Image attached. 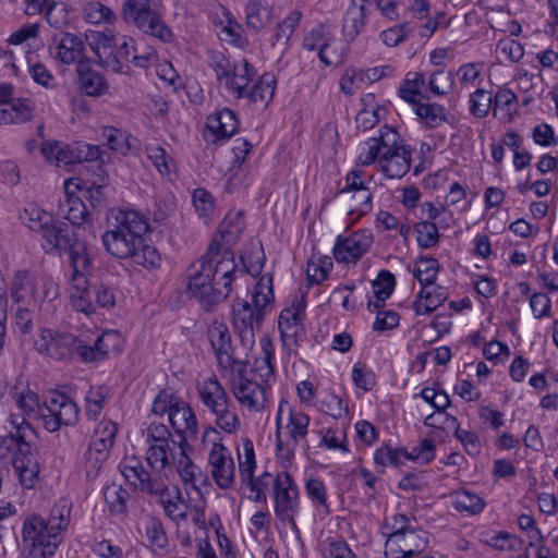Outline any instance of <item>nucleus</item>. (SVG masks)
<instances>
[{"label":"nucleus","mask_w":558,"mask_h":558,"mask_svg":"<svg viewBox=\"0 0 558 558\" xmlns=\"http://www.w3.org/2000/svg\"><path fill=\"white\" fill-rule=\"evenodd\" d=\"M486 504L477 494L469 490H461L453 494V508L458 512H466L468 514L475 515L481 513Z\"/></svg>","instance_id":"obj_49"},{"label":"nucleus","mask_w":558,"mask_h":558,"mask_svg":"<svg viewBox=\"0 0 558 558\" xmlns=\"http://www.w3.org/2000/svg\"><path fill=\"white\" fill-rule=\"evenodd\" d=\"M272 17V9L262 0H247L245 19L248 28L258 32L266 27Z\"/></svg>","instance_id":"obj_40"},{"label":"nucleus","mask_w":558,"mask_h":558,"mask_svg":"<svg viewBox=\"0 0 558 558\" xmlns=\"http://www.w3.org/2000/svg\"><path fill=\"white\" fill-rule=\"evenodd\" d=\"M210 474L222 489L232 487L235 478V465L230 451L220 442H213L208 454Z\"/></svg>","instance_id":"obj_21"},{"label":"nucleus","mask_w":558,"mask_h":558,"mask_svg":"<svg viewBox=\"0 0 558 558\" xmlns=\"http://www.w3.org/2000/svg\"><path fill=\"white\" fill-rule=\"evenodd\" d=\"M121 17L144 34L170 43L173 38L171 29L161 19L159 0H126L122 4Z\"/></svg>","instance_id":"obj_7"},{"label":"nucleus","mask_w":558,"mask_h":558,"mask_svg":"<svg viewBox=\"0 0 558 558\" xmlns=\"http://www.w3.org/2000/svg\"><path fill=\"white\" fill-rule=\"evenodd\" d=\"M80 81L85 94L93 97L104 95L109 85L102 74L93 69H85L80 71Z\"/></svg>","instance_id":"obj_50"},{"label":"nucleus","mask_w":558,"mask_h":558,"mask_svg":"<svg viewBox=\"0 0 558 558\" xmlns=\"http://www.w3.org/2000/svg\"><path fill=\"white\" fill-rule=\"evenodd\" d=\"M236 271L239 270L233 253L226 252L218 266L219 279H216L213 284H203V287L187 284V292L191 298L199 303L203 310L211 312L217 304L225 301L230 294Z\"/></svg>","instance_id":"obj_8"},{"label":"nucleus","mask_w":558,"mask_h":558,"mask_svg":"<svg viewBox=\"0 0 558 558\" xmlns=\"http://www.w3.org/2000/svg\"><path fill=\"white\" fill-rule=\"evenodd\" d=\"M21 219L32 231L41 234L50 222H52V216L38 207L36 204H29L24 208Z\"/></svg>","instance_id":"obj_47"},{"label":"nucleus","mask_w":558,"mask_h":558,"mask_svg":"<svg viewBox=\"0 0 558 558\" xmlns=\"http://www.w3.org/2000/svg\"><path fill=\"white\" fill-rule=\"evenodd\" d=\"M64 198L58 206V215L69 220L74 227H82L90 222V214L84 202L68 191V181L64 182Z\"/></svg>","instance_id":"obj_28"},{"label":"nucleus","mask_w":558,"mask_h":558,"mask_svg":"<svg viewBox=\"0 0 558 558\" xmlns=\"http://www.w3.org/2000/svg\"><path fill=\"white\" fill-rule=\"evenodd\" d=\"M299 490L288 472L275 476V514L296 530L295 514L299 511Z\"/></svg>","instance_id":"obj_17"},{"label":"nucleus","mask_w":558,"mask_h":558,"mask_svg":"<svg viewBox=\"0 0 558 558\" xmlns=\"http://www.w3.org/2000/svg\"><path fill=\"white\" fill-rule=\"evenodd\" d=\"M412 149L410 147L387 150L379 159V170L389 179H401L411 168Z\"/></svg>","instance_id":"obj_27"},{"label":"nucleus","mask_w":558,"mask_h":558,"mask_svg":"<svg viewBox=\"0 0 558 558\" xmlns=\"http://www.w3.org/2000/svg\"><path fill=\"white\" fill-rule=\"evenodd\" d=\"M118 426L110 420H102L95 428L89 444L110 451L114 444Z\"/></svg>","instance_id":"obj_52"},{"label":"nucleus","mask_w":558,"mask_h":558,"mask_svg":"<svg viewBox=\"0 0 558 558\" xmlns=\"http://www.w3.org/2000/svg\"><path fill=\"white\" fill-rule=\"evenodd\" d=\"M72 507L66 500L57 502L48 519L41 515L32 514L23 523V542L26 545L47 547L48 543L56 539V549L63 539V532L70 523Z\"/></svg>","instance_id":"obj_4"},{"label":"nucleus","mask_w":558,"mask_h":558,"mask_svg":"<svg viewBox=\"0 0 558 558\" xmlns=\"http://www.w3.org/2000/svg\"><path fill=\"white\" fill-rule=\"evenodd\" d=\"M190 445L187 437H182L178 440V452L173 459V470L178 472L180 478L184 484H192L196 488V484L203 478L201 469L193 462L187 454Z\"/></svg>","instance_id":"obj_29"},{"label":"nucleus","mask_w":558,"mask_h":558,"mask_svg":"<svg viewBox=\"0 0 558 558\" xmlns=\"http://www.w3.org/2000/svg\"><path fill=\"white\" fill-rule=\"evenodd\" d=\"M70 303L74 311L92 315L97 310L95 303L94 284H89L88 279L83 280V284L76 287V283L69 284Z\"/></svg>","instance_id":"obj_35"},{"label":"nucleus","mask_w":558,"mask_h":558,"mask_svg":"<svg viewBox=\"0 0 558 558\" xmlns=\"http://www.w3.org/2000/svg\"><path fill=\"white\" fill-rule=\"evenodd\" d=\"M260 355L254 362V372L266 384L275 378L274 359L275 344L269 337H263L259 341Z\"/></svg>","instance_id":"obj_38"},{"label":"nucleus","mask_w":558,"mask_h":558,"mask_svg":"<svg viewBox=\"0 0 558 558\" xmlns=\"http://www.w3.org/2000/svg\"><path fill=\"white\" fill-rule=\"evenodd\" d=\"M470 113L475 118H485L494 109L493 96L484 88H476L470 95Z\"/></svg>","instance_id":"obj_57"},{"label":"nucleus","mask_w":558,"mask_h":558,"mask_svg":"<svg viewBox=\"0 0 558 558\" xmlns=\"http://www.w3.org/2000/svg\"><path fill=\"white\" fill-rule=\"evenodd\" d=\"M45 410L41 417L44 426L49 433H54L61 426H73L78 422L80 408L63 393L53 392L45 401Z\"/></svg>","instance_id":"obj_14"},{"label":"nucleus","mask_w":558,"mask_h":558,"mask_svg":"<svg viewBox=\"0 0 558 558\" xmlns=\"http://www.w3.org/2000/svg\"><path fill=\"white\" fill-rule=\"evenodd\" d=\"M43 248L48 254H62L78 240L76 233L64 222H52L40 234Z\"/></svg>","instance_id":"obj_23"},{"label":"nucleus","mask_w":558,"mask_h":558,"mask_svg":"<svg viewBox=\"0 0 558 558\" xmlns=\"http://www.w3.org/2000/svg\"><path fill=\"white\" fill-rule=\"evenodd\" d=\"M112 41V36L101 34L92 48L101 66L114 73L128 74L133 54L137 52L135 40L131 37H122L121 43Z\"/></svg>","instance_id":"obj_9"},{"label":"nucleus","mask_w":558,"mask_h":558,"mask_svg":"<svg viewBox=\"0 0 558 558\" xmlns=\"http://www.w3.org/2000/svg\"><path fill=\"white\" fill-rule=\"evenodd\" d=\"M439 270V263L433 257H421L416 262L415 278L422 286H434Z\"/></svg>","instance_id":"obj_56"},{"label":"nucleus","mask_w":558,"mask_h":558,"mask_svg":"<svg viewBox=\"0 0 558 558\" xmlns=\"http://www.w3.org/2000/svg\"><path fill=\"white\" fill-rule=\"evenodd\" d=\"M385 544L386 558H412L423 551L427 545L426 539L417 531H392L387 534Z\"/></svg>","instance_id":"obj_19"},{"label":"nucleus","mask_w":558,"mask_h":558,"mask_svg":"<svg viewBox=\"0 0 558 558\" xmlns=\"http://www.w3.org/2000/svg\"><path fill=\"white\" fill-rule=\"evenodd\" d=\"M178 449V440L168 446H156L154 450L146 451L145 459L150 470L160 472L169 478L173 473V459Z\"/></svg>","instance_id":"obj_33"},{"label":"nucleus","mask_w":558,"mask_h":558,"mask_svg":"<svg viewBox=\"0 0 558 558\" xmlns=\"http://www.w3.org/2000/svg\"><path fill=\"white\" fill-rule=\"evenodd\" d=\"M417 244L422 248H430L438 244L439 232L434 221H420L414 227Z\"/></svg>","instance_id":"obj_59"},{"label":"nucleus","mask_w":558,"mask_h":558,"mask_svg":"<svg viewBox=\"0 0 558 558\" xmlns=\"http://www.w3.org/2000/svg\"><path fill=\"white\" fill-rule=\"evenodd\" d=\"M435 458V444L432 439L425 438L411 451L404 448H393L389 445L381 446L375 450L374 463L384 473L387 465L396 468L402 465L405 460H411L421 464H427Z\"/></svg>","instance_id":"obj_12"},{"label":"nucleus","mask_w":558,"mask_h":558,"mask_svg":"<svg viewBox=\"0 0 558 558\" xmlns=\"http://www.w3.org/2000/svg\"><path fill=\"white\" fill-rule=\"evenodd\" d=\"M192 199L198 217L207 222L215 211L214 196L205 189L198 187L194 190Z\"/></svg>","instance_id":"obj_58"},{"label":"nucleus","mask_w":558,"mask_h":558,"mask_svg":"<svg viewBox=\"0 0 558 558\" xmlns=\"http://www.w3.org/2000/svg\"><path fill=\"white\" fill-rule=\"evenodd\" d=\"M146 536L149 545L156 549L163 550L168 546V536L160 519L153 517L146 524Z\"/></svg>","instance_id":"obj_61"},{"label":"nucleus","mask_w":558,"mask_h":558,"mask_svg":"<svg viewBox=\"0 0 558 558\" xmlns=\"http://www.w3.org/2000/svg\"><path fill=\"white\" fill-rule=\"evenodd\" d=\"M454 85L451 71L437 70L429 75L428 89L436 96L449 94Z\"/></svg>","instance_id":"obj_60"},{"label":"nucleus","mask_w":558,"mask_h":558,"mask_svg":"<svg viewBox=\"0 0 558 558\" xmlns=\"http://www.w3.org/2000/svg\"><path fill=\"white\" fill-rule=\"evenodd\" d=\"M243 485H246L251 489L250 499L255 502H266V492L268 488L275 486V476L268 472H264L258 477H254V474L250 478H241Z\"/></svg>","instance_id":"obj_51"},{"label":"nucleus","mask_w":558,"mask_h":558,"mask_svg":"<svg viewBox=\"0 0 558 558\" xmlns=\"http://www.w3.org/2000/svg\"><path fill=\"white\" fill-rule=\"evenodd\" d=\"M7 112L11 118V124L25 123L33 117V102L27 98L14 99L11 101L10 109L7 108Z\"/></svg>","instance_id":"obj_63"},{"label":"nucleus","mask_w":558,"mask_h":558,"mask_svg":"<svg viewBox=\"0 0 558 558\" xmlns=\"http://www.w3.org/2000/svg\"><path fill=\"white\" fill-rule=\"evenodd\" d=\"M83 13L84 19L92 24H112L117 20L113 11L100 1H92L86 3L83 9Z\"/></svg>","instance_id":"obj_54"},{"label":"nucleus","mask_w":558,"mask_h":558,"mask_svg":"<svg viewBox=\"0 0 558 558\" xmlns=\"http://www.w3.org/2000/svg\"><path fill=\"white\" fill-rule=\"evenodd\" d=\"M210 413L215 416L216 425L226 433L233 434L239 429L240 418L231 401L219 405L210 411Z\"/></svg>","instance_id":"obj_48"},{"label":"nucleus","mask_w":558,"mask_h":558,"mask_svg":"<svg viewBox=\"0 0 558 558\" xmlns=\"http://www.w3.org/2000/svg\"><path fill=\"white\" fill-rule=\"evenodd\" d=\"M347 50L344 45H337L335 38L331 36L329 40L322 44L318 58L325 65H338L344 62Z\"/></svg>","instance_id":"obj_53"},{"label":"nucleus","mask_w":558,"mask_h":558,"mask_svg":"<svg viewBox=\"0 0 558 558\" xmlns=\"http://www.w3.org/2000/svg\"><path fill=\"white\" fill-rule=\"evenodd\" d=\"M36 290V279L28 270L14 272L11 283V298L14 302L31 304L35 301Z\"/></svg>","instance_id":"obj_34"},{"label":"nucleus","mask_w":558,"mask_h":558,"mask_svg":"<svg viewBox=\"0 0 558 558\" xmlns=\"http://www.w3.org/2000/svg\"><path fill=\"white\" fill-rule=\"evenodd\" d=\"M384 151V147L376 137L368 138L361 146L357 161L362 166H369L375 162L379 165V159Z\"/></svg>","instance_id":"obj_64"},{"label":"nucleus","mask_w":558,"mask_h":558,"mask_svg":"<svg viewBox=\"0 0 558 558\" xmlns=\"http://www.w3.org/2000/svg\"><path fill=\"white\" fill-rule=\"evenodd\" d=\"M310 416L293 409L288 401L281 400L276 418V451L280 459L290 460L299 441L308 433Z\"/></svg>","instance_id":"obj_6"},{"label":"nucleus","mask_w":558,"mask_h":558,"mask_svg":"<svg viewBox=\"0 0 558 558\" xmlns=\"http://www.w3.org/2000/svg\"><path fill=\"white\" fill-rule=\"evenodd\" d=\"M374 242L371 230L361 229L351 234L338 235L332 253L335 259L340 264L355 265L366 254Z\"/></svg>","instance_id":"obj_18"},{"label":"nucleus","mask_w":558,"mask_h":558,"mask_svg":"<svg viewBox=\"0 0 558 558\" xmlns=\"http://www.w3.org/2000/svg\"><path fill=\"white\" fill-rule=\"evenodd\" d=\"M16 405L22 413H11L7 420L8 435L0 437V458H10L25 488L35 485L39 465L32 449L37 438L36 430L28 422L40 413L38 396L26 390L16 398Z\"/></svg>","instance_id":"obj_1"},{"label":"nucleus","mask_w":558,"mask_h":558,"mask_svg":"<svg viewBox=\"0 0 558 558\" xmlns=\"http://www.w3.org/2000/svg\"><path fill=\"white\" fill-rule=\"evenodd\" d=\"M119 470L125 482L142 494L156 497L167 490L168 477L160 472L147 471L135 456L126 457L119 464Z\"/></svg>","instance_id":"obj_10"},{"label":"nucleus","mask_w":558,"mask_h":558,"mask_svg":"<svg viewBox=\"0 0 558 558\" xmlns=\"http://www.w3.org/2000/svg\"><path fill=\"white\" fill-rule=\"evenodd\" d=\"M119 470L125 482L142 494L156 497L167 490L168 477L160 472L147 471L135 456L126 457L119 464Z\"/></svg>","instance_id":"obj_11"},{"label":"nucleus","mask_w":558,"mask_h":558,"mask_svg":"<svg viewBox=\"0 0 558 558\" xmlns=\"http://www.w3.org/2000/svg\"><path fill=\"white\" fill-rule=\"evenodd\" d=\"M119 335L114 331H104L93 343L76 337L75 355L84 363L104 361L110 353L119 351Z\"/></svg>","instance_id":"obj_20"},{"label":"nucleus","mask_w":558,"mask_h":558,"mask_svg":"<svg viewBox=\"0 0 558 558\" xmlns=\"http://www.w3.org/2000/svg\"><path fill=\"white\" fill-rule=\"evenodd\" d=\"M207 333L218 365L226 371L236 372L238 374L244 373L246 362L234 355L228 326L225 323L214 320L209 325Z\"/></svg>","instance_id":"obj_15"},{"label":"nucleus","mask_w":558,"mask_h":558,"mask_svg":"<svg viewBox=\"0 0 558 558\" xmlns=\"http://www.w3.org/2000/svg\"><path fill=\"white\" fill-rule=\"evenodd\" d=\"M39 354L54 361H69L75 355L76 336L52 328H40L34 342Z\"/></svg>","instance_id":"obj_13"},{"label":"nucleus","mask_w":558,"mask_h":558,"mask_svg":"<svg viewBox=\"0 0 558 558\" xmlns=\"http://www.w3.org/2000/svg\"><path fill=\"white\" fill-rule=\"evenodd\" d=\"M238 128V118L231 109L223 108L207 117L206 129L211 136V142L231 137Z\"/></svg>","instance_id":"obj_26"},{"label":"nucleus","mask_w":558,"mask_h":558,"mask_svg":"<svg viewBox=\"0 0 558 558\" xmlns=\"http://www.w3.org/2000/svg\"><path fill=\"white\" fill-rule=\"evenodd\" d=\"M276 88V78L271 73H264L259 80L251 85L244 98L254 104L267 106L274 97Z\"/></svg>","instance_id":"obj_42"},{"label":"nucleus","mask_w":558,"mask_h":558,"mask_svg":"<svg viewBox=\"0 0 558 558\" xmlns=\"http://www.w3.org/2000/svg\"><path fill=\"white\" fill-rule=\"evenodd\" d=\"M169 422L179 439L197 433V420L187 402L179 400L174 409L170 411Z\"/></svg>","instance_id":"obj_30"},{"label":"nucleus","mask_w":558,"mask_h":558,"mask_svg":"<svg viewBox=\"0 0 558 558\" xmlns=\"http://www.w3.org/2000/svg\"><path fill=\"white\" fill-rule=\"evenodd\" d=\"M447 300L446 291L439 286H422V290L414 301L413 308L416 315H426L434 312Z\"/></svg>","instance_id":"obj_36"},{"label":"nucleus","mask_w":558,"mask_h":558,"mask_svg":"<svg viewBox=\"0 0 558 558\" xmlns=\"http://www.w3.org/2000/svg\"><path fill=\"white\" fill-rule=\"evenodd\" d=\"M129 492L121 485L111 484L104 489L105 504L112 515H123L128 511Z\"/></svg>","instance_id":"obj_43"},{"label":"nucleus","mask_w":558,"mask_h":558,"mask_svg":"<svg viewBox=\"0 0 558 558\" xmlns=\"http://www.w3.org/2000/svg\"><path fill=\"white\" fill-rule=\"evenodd\" d=\"M274 301L272 275L265 274L256 282L252 292V303L244 299H234L232 303V323L242 339H253L255 329H259L266 307Z\"/></svg>","instance_id":"obj_3"},{"label":"nucleus","mask_w":558,"mask_h":558,"mask_svg":"<svg viewBox=\"0 0 558 558\" xmlns=\"http://www.w3.org/2000/svg\"><path fill=\"white\" fill-rule=\"evenodd\" d=\"M425 85V75L421 72H409L399 87V96L411 105L428 99L427 95L422 93Z\"/></svg>","instance_id":"obj_41"},{"label":"nucleus","mask_w":558,"mask_h":558,"mask_svg":"<svg viewBox=\"0 0 558 558\" xmlns=\"http://www.w3.org/2000/svg\"><path fill=\"white\" fill-rule=\"evenodd\" d=\"M232 392L238 402L252 412H259L267 404L266 388L239 374L238 379L232 381Z\"/></svg>","instance_id":"obj_22"},{"label":"nucleus","mask_w":558,"mask_h":558,"mask_svg":"<svg viewBox=\"0 0 558 558\" xmlns=\"http://www.w3.org/2000/svg\"><path fill=\"white\" fill-rule=\"evenodd\" d=\"M333 263L329 256H313L307 263V279L312 284H318L324 281L330 270L332 269Z\"/></svg>","instance_id":"obj_55"},{"label":"nucleus","mask_w":558,"mask_h":558,"mask_svg":"<svg viewBox=\"0 0 558 558\" xmlns=\"http://www.w3.org/2000/svg\"><path fill=\"white\" fill-rule=\"evenodd\" d=\"M373 292L376 298V302H368V308H379L381 303L387 300L393 292L396 286L395 276L389 270H380L377 278L373 281Z\"/></svg>","instance_id":"obj_46"},{"label":"nucleus","mask_w":558,"mask_h":558,"mask_svg":"<svg viewBox=\"0 0 558 558\" xmlns=\"http://www.w3.org/2000/svg\"><path fill=\"white\" fill-rule=\"evenodd\" d=\"M305 306L304 300L295 301L279 315L278 328L282 345L289 353H296L300 341L305 337L303 325Z\"/></svg>","instance_id":"obj_16"},{"label":"nucleus","mask_w":558,"mask_h":558,"mask_svg":"<svg viewBox=\"0 0 558 558\" xmlns=\"http://www.w3.org/2000/svg\"><path fill=\"white\" fill-rule=\"evenodd\" d=\"M255 75L256 71L253 65L246 59H243L236 63L235 71L232 72L223 86L236 99L244 98Z\"/></svg>","instance_id":"obj_31"},{"label":"nucleus","mask_w":558,"mask_h":558,"mask_svg":"<svg viewBox=\"0 0 558 558\" xmlns=\"http://www.w3.org/2000/svg\"><path fill=\"white\" fill-rule=\"evenodd\" d=\"M52 44L51 53L64 64L80 62L84 57V41L75 34L66 32L56 34L52 37Z\"/></svg>","instance_id":"obj_24"},{"label":"nucleus","mask_w":558,"mask_h":558,"mask_svg":"<svg viewBox=\"0 0 558 558\" xmlns=\"http://www.w3.org/2000/svg\"><path fill=\"white\" fill-rule=\"evenodd\" d=\"M145 153L161 177L170 179L175 172V161L163 147L159 145H147Z\"/></svg>","instance_id":"obj_44"},{"label":"nucleus","mask_w":558,"mask_h":558,"mask_svg":"<svg viewBox=\"0 0 558 558\" xmlns=\"http://www.w3.org/2000/svg\"><path fill=\"white\" fill-rule=\"evenodd\" d=\"M159 504L162 506L166 515L174 522L184 521L187 518V505L183 500L181 490L177 487L170 490L167 486V490L161 494H157Z\"/></svg>","instance_id":"obj_37"},{"label":"nucleus","mask_w":558,"mask_h":558,"mask_svg":"<svg viewBox=\"0 0 558 558\" xmlns=\"http://www.w3.org/2000/svg\"><path fill=\"white\" fill-rule=\"evenodd\" d=\"M65 252L69 255V266L71 268L69 284L76 283V287L80 288L83 280L87 279L93 267L86 242L78 239Z\"/></svg>","instance_id":"obj_25"},{"label":"nucleus","mask_w":558,"mask_h":558,"mask_svg":"<svg viewBox=\"0 0 558 558\" xmlns=\"http://www.w3.org/2000/svg\"><path fill=\"white\" fill-rule=\"evenodd\" d=\"M149 231L147 218L137 210L119 209L113 228L101 235L105 251L118 259H130L146 269L157 268L160 256L145 239Z\"/></svg>","instance_id":"obj_2"},{"label":"nucleus","mask_w":558,"mask_h":558,"mask_svg":"<svg viewBox=\"0 0 558 558\" xmlns=\"http://www.w3.org/2000/svg\"><path fill=\"white\" fill-rule=\"evenodd\" d=\"M413 107L418 121L426 129H437L447 121V110L441 105L422 100Z\"/></svg>","instance_id":"obj_39"},{"label":"nucleus","mask_w":558,"mask_h":558,"mask_svg":"<svg viewBox=\"0 0 558 558\" xmlns=\"http://www.w3.org/2000/svg\"><path fill=\"white\" fill-rule=\"evenodd\" d=\"M196 390L199 400L209 412L230 401L226 389L216 376H209L199 381L196 386Z\"/></svg>","instance_id":"obj_32"},{"label":"nucleus","mask_w":558,"mask_h":558,"mask_svg":"<svg viewBox=\"0 0 558 558\" xmlns=\"http://www.w3.org/2000/svg\"><path fill=\"white\" fill-rule=\"evenodd\" d=\"M241 231L242 226L239 223L232 225L225 220L214 235L206 253L190 266L187 284L203 287V284H213L216 279H219L218 266L222 260V255L226 252H231L225 246V243L235 239Z\"/></svg>","instance_id":"obj_5"},{"label":"nucleus","mask_w":558,"mask_h":558,"mask_svg":"<svg viewBox=\"0 0 558 558\" xmlns=\"http://www.w3.org/2000/svg\"><path fill=\"white\" fill-rule=\"evenodd\" d=\"M110 389L106 385L90 386L85 396V414L97 420L109 398Z\"/></svg>","instance_id":"obj_45"},{"label":"nucleus","mask_w":558,"mask_h":558,"mask_svg":"<svg viewBox=\"0 0 558 558\" xmlns=\"http://www.w3.org/2000/svg\"><path fill=\"white\" fill-rule=\"evenodd\" d=\"M109 456V451L92 444L88 445V448L84 454L85 459V470L87 477H94L97 475L100 470L102 463L107 460Z\"/></svg>","instance_id":"obj_62"}]
</instances>
